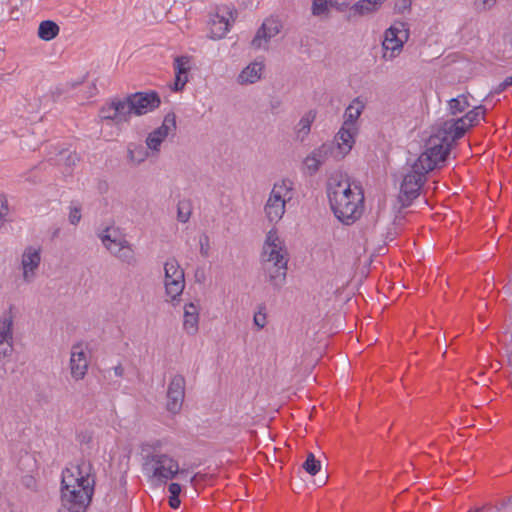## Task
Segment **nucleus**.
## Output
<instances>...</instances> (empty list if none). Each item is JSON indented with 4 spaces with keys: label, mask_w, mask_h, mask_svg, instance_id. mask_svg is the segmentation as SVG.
I'll return each instance as SVG.
<instances>
[{
    "label": "nucleus",
    "mask_w": 512,
    "mask_h": 512,
    "mask_svg": "<svg viewBox=\"0 0 512 512\" xmlns=\"http://www.w3.org/2000/svg\"><path fill=\"white\" fill-rule=\"evenodd\" d=\"M175 74H187L191 69V58L188 56H178L174 60Z\"/></svg>",
    "instance_id": "nucleus-34"
},
{
    "label": "nucleus",
    "mask_w": 512,
    "mask_h": 512,
    "mask_svg": "<svg viewBox=\"0 0 512 512\" xmlns=\"http://www.w3.org/2000/svg\"><path fill=\"white\" fill-rule=\"evenodd\" d=\"M81 217V206L77 203H72L70 205V211L68 216L70 224L77 225L80 222Z\"/></svg>",
    "instance_id": "nucleus-37"
},
{
    "label": "nucleus",
    "mask_w": 512,
    "mask_h": 512,
    "mask_svg": "<svg viewBox=\"0 0 512 512\" xmlns=\"http://www.w3.org/2000/svg\"><path fill=\"white\" fill-rule=\"evenodd\" d=\"M412 0H398L395 3V10L399 13L409 11L411 8Z\"/></svg>",
    "instance_id": "nucleus-43"
},
{
    "label": "nucleus",
    "mask_w": 512,
    "mask_h": 512,
    "mask_svg": "<svg viewBox=\"0 0 512 512\" xmlns=\"http://www.w3.org/2000/svg\"><path fill=\"white\" fill-rule=\"evenodd\" d=\"M281 28L282 25L278 19H265L251 41L252 47L255 49L266 48L270 39L275 37L280 32Z\"/></svg>",
    "instance_id": "nucleus-14"
},
{
    "label": "nucleus",
    "mask_w": 512,
    "mask_h": 512,
    "mask_svg": "<svg viewBox=\"0 0 512 512\" xmlns=\"http://www.w3.org/2000/svg\"><path fill=\"white\" fill-rule=\"evenodd\" d=\"M316 118V113L314 111H308L298 122L296 125V134L297 138L303 140L311 130V125Z\"/></svg>",
    "instance_id": "nucleus-30"
},
{
    "label": "nucleus",
    "mask_w": 512,
    "mask_h": 512,
    "mask_svg": "<svg viewBox=\"0 0 512 512\" xmlns=\"http://www.w3.org/2000/svg\"><path fill=\"white\" fill-rule=\"evenodd\" d=\"M8 214V205L5 196L0 193V227L3 225L6 215Z\"/></svg>",
    "instance_id": "nucleus-41"
},
{
    "label": "nucleus",
    "mask_w": 512,
    "mask_h": 512,
    "mask_svg": "<svg viewBox=\"0 0 512 512\" xmlns=\"http://www.w3.org/2000/svg\"><path fill=\"white\" fill-rule=\"evenodd\" d=\"M365 108V103L360 98H355L344 113V125L357 128V120Z\"/></svg>",
    "instance_id": "nucleus-23"
},
{
    "label": "nucleus",
    "mask_w": 512,
    "mask_h": 512,
    "mask_svg": "<svg viewBox=\"0 0 512 512\" xmlns=\"http://www.w3.org/2000/svg\"><path fill=\"white\" fill-rule=\"evenodd\" d=\"M185 386L186 381L182 375L176 374L171 378L168 384L166 403V408L170 413L176 414L181 410L185 398Z\"/></svg>",
    "instance_id": "nucleus-13"
},
{
    "label": "nucleus",
    "mask_w": 512,
    "mask_h": 512,
    "mask_svg": "<svg viewBox=\"0 0 512 512\" xmlns=\"http://www.w3.org/2000/svg\"><path fill=\"white\" fill-rule=\"evenodd\" d=\"M164 286L171 301L176 300L185 288L184 270L175 258H169L164 263Z\"/></svg>",
    "instance_id": "nucleus-10"
},
{
    "label": "nucleus",
    "mask_w": 512,
    "mask_h": 512,
    "mask_svg": "<svg viewBox=\"0 0 512 512\" xmlns=\"http://www.w3.org/2000/svg\"><path fill=\"white\" fill-rule=\"evenodd\" d=\"M509 82L512 83V75L510 76Z\"/></svg>",
    "instance_id": "nucleus-50"
},
{
    "label": "nucleus",
    "mask_w": 512,
    "mask_h": 512,
    "mask_svg": "<svg viewBox=\"0 0 512 512\" xmlns=\"http://www.w3.org/2000/svg\"><path fill=\"white\" fill-rule=\"evenodd\" d=\"M330 157H335V145L324 143L305 158L304 164L310 174H314Z\"/></svg>",
    "instance_id": "nucleus-15"
},
{
    "label": "nucleus",
    "mask_w": 512,
    "mask_h": 512,
    "mask_svg": "<svg viewBox=\"0 0 512 512\" xmlns=\"http://www.w3.org/2000/svg\"><path fill=\"white\" fill-rule=\"evenodd\" d=\"M497 0H475L474 8L478 12H486L495 7Z\"/></svg>",
    "instance_id": "nucleus-38"
},
{
    "label": "nucleus",
    "mask_w": 512,
    "mask_h": 512,
    "mask_svg": "<svg viewBox=\"0 0 512 512\" xmlns=\"http://www.w3.org/2000/svg\"><path fill=\"white\" fill-rule=\"evenodd\" d=\"M170 496L179 497L181 493V486L178 483H171L168 487Z\"/></svg>",
    "instance_id": "nucleus-44"
},
{
    "label": "nucleus",
    "mask_w": 512,
    "mask_h": 512,
    "mask_svg": "<svg viewBox=\"0 0 512 512\" xmlns=\"http://www.w3.org/2000/svg\"><path fill=\"white\" fill-rule=\"evenodd\" d=\"M14 317L11 310L0 316V340H13Z\"/></svg>",
    "instance_id": "nucleus-27"
},
{
    "label": "nucleus",
    "mask_w": 512,
    "mask_h": 512,
    "mask_svg": "<svg viewBox=\"0 0 512 512\" xmlns=\"http://www.w3.org/2000/svg\"><path fill=\"white\" fill-rule=\"evenodd\" d=\"M492 367H494V368H496V370H498L500 368V364L496 363V364L492 365Z\"/></svg>",
    "instance_id": "nucleus-49"
},
{
    "label": "nucleus",
    "mask_w": 512,
    "mask_h": 512,
    "mask_svg": "<svg viewBox=\"0 0 512 512\" xmlns=\"http://www.w3.org/2000/svg\"><path fill=\"white\" fill-rule=\"evenodd\" d=\"M469 107V102L465 95H459L449 101V110L453 115L464 112Z\"/></svg>",
    "instance_id": "nucleus-32"
},
{
    "label": "nucleus",
    "mask_w": 512,
    "mask_h": 512,
    "mask_svg": "<svg viewBox=\"0 0 512 512\" xmlns=\"http://www.w3.org/2000/svg\"><path fill=\"white\" fill-rule=\"evenodd\" d=\"M59 26L51 20L42 21L38 27V37L44 41H50L59 34Z\"/></svg>",
    "instance_id": "nucleus-28"
},
{
    "label": "nucleus",
    "mask_w": 512,
    "mask_h": 512,
    "mask_svg": "<svg viewBox=\"0 0 512 512\" xmlns=\"http://www.w3.org/2000/svg\"><path fill=\"white\" fill-rule=\"evenodd\" d=\"M409 39V29L404 22H395L384 33L382 58L392 61L402 51L404 43Z\"/></svg>",
    "instance_id": "nucleus-9"
},
{
    "label": "nucleus",
    "mask_w": 512,
    "mask_h": 512,
    "mask_svg": "<svg viewBox=\"0 0 512 512\" xmlns=\"http://www.w3.org/2000/svg\"><path fill=\"white\" fill-rule=\"evenodd\" d=\"M289 253L285 241L275 229L266 234L261 252V265L266 281L275 289H280L287 276Z\"/></svg>",
    "instance_id": "nucleus-3"
},
{
    "label": "nucleus",
    "mask_w": 512,
    "mask_h": 512,
    "mask_svg": "<svg viewBox=\"0 0 512 512\" xmlns=\"http://www.w3.org/2000/svg\"><path fill=\"white\" fill-rule=\"evenodd\" d=\"M78 161L79 157L75 152L62 149L57 154L56 163L58 165L63 164L65 166V170L63 171V173L70 174L72 167L75 166Z\"/></svg>",
    "instance_id": "nucleus-29"
},
{
    "label": "nucleus",
    "mask_w": 512,
    "mask_h": 512,
    "mask_svg": "<svg viewBox=\"0 0 512 512\" xmlns=\"http://www.w3.org/2000/svg\"><path fill=\"white\" fill-rule=\"evenodd\" d=\"M327 196L334 215L342 223L352 224L362 215L364 209L362 189L352 184L346 174L337 172L330 176L327 182Z\"/></svg>",
    "instance_id": "nucleus-1"
},
{
    "label": "nucleus",
    "mask_w": 512,
    "mask_h": 512,
    "mask_svg": "<svg viewBox=\"0 0 512 512\" xmlns=\"http://www.w3.org/2000/svg\"><path fill=\"white\" fill-rule=\"evenodd\" d=\"M117 117V125L127 122L134 114L129 96L125 99H113Z\"/></svg>",
    "instance_id": "nucleus-26"
},
{
    "label": "nucleus",
    "mask_w": 512,
    "mask_h": 512,
    "mask_svg": "<svg viewBox=\"0 0 512 512\" xmlns=\"http://www.w3.org/2000/svg\"><path fill=\"white\" fill-rule=\"evenodd\" d=\"M387 239H389L390 241H392L394 239V234H392L391 232H388L387 234Z\"/></svg>",
    "instance_id": "nucleus-48"
},
{
    "label": "nucleus",
    "mask_w": 512,
    "mask_h": 512,
    "mask_svg": "<svg viewBox=\"0 0 512 512\" xmlns=\"http://www.w3.org/2000/svg\"><path fill=\"white\" fill-rule=\"evenodd\" d=\"M509 79H510V76L505 78V80L499 84V86L497 87V89L495 90L496 93H501L502 91H504L507 87L511 86L512 83L509 82Z\"/></svg>",
    "instance_id": "nucleus-45"
},
{
    "label": "nucleus",
    "mask_w": 512,
    "mask_h": 512,
    "mask_svg": "<svg viewBox=\"0 0 512 512\" xmlns=\"http://www.w3.org/2000/svg\"><path fill=\"white\" fill-rule=\"evenodd\" d=\"M134 114L143 115L160 105L157 93L138 92L129 96Z\"/></svg>",
    "instance_id": "nucleus-17"
},
{
    "label": "nucleus",
    "mask_w": 512,
    "mask_h": 512,
    "mask_svg": "<svg viewBox=\"0 0 512 512\" xmlns=\"http://www.w3.org/2000/svg\"><path fill=\"white\" fill-rule=\"evenodd\" d=\"M90 465L83 463L75 471L66 468L62 472L61 501L67 512H84L89 505L94 479L89 475Z\"/></svg>",
    "instance_id": "nucleus-2"
},
{
    "label": "nucleus",
    "mask_w": 512,
    "mask_h": 512,
    "mask_svg": "<svg viewBox=\"0 0 512 512\" xmlns=\"http://www.w3.org/2000/svg\"><path fill=\"white\" fill-rule=\"evenodd\" d=\"M302 467L310 475H316L321 468V462L315 458L313 453H309Z\"/></svg>",
    "instance_id": "nucleus-35"
},
{
    "label": "nucleus",
    "mask_w": 512,
    "mask_h": 512,
    "mask_svg": "<svg viewBox=\"0 0 512 512\" xmlns=\"http://www.w3.org/2000/svg\"><path fill=\"white\" fill-rule=\"evenodd\" d=\"M292 182L283 179L276 182L264 206V212L270 222H279L286 211V203L292 199Z\"/></svg>",
    "instance_id": "nucleus-7"
},
{
    "label": "nucleus",
    "mask_w": 512,
    "mask_h": 512,
    "mask_svg": "<svg viewBox=\"0 0 512 512\" xmlns=\"http://www.w3.org/2000/svg\"><path fill=\"white\" fill-rule=\"evenodd\" d=\"M143 469L151 479L166 483L179 473V464L171 456L153 451L145 456Z\"/></svg>",
    "instance_id": "nucleus-6"
},
{
    "label": "nucleus",
    "mask_w": 512,
    "mask_h": 512,
    "mask_svg": "<svg viewBox=\"0 0 512 512\" xmlns=\"http://www.w3.org/2000/svg\"><path fill=\"white\" fill-rule=\"evenodd\" d=\"M484 114L485 108L483 106H477L461 118L444 121L445 129H448L450 133L454 134V137L460 139L467 129L478 123L480 117H484Z\"/></svg>",
    "instance_id": "nucleus-11"
},
{
    "label": "nucleus",
    "mask_w": 512,
    "mask_h": 512,
    "mask_svg": "<svg viewBox=\"0 0 512 512\" xmlns=\"http://www.w3.org/2000/svg\"><path fill=\"white\" fill-rule=\"evenodd\" d=\"M229 20L218 14L210 20V34L213 39L223 38L229 31Z\"/></svg>",
    "instance_id": "nucleus-25"
},
{
    "label": "nucleus",
    "mask_w": 512,
    "mask_h": 512,
    "mask_svg": "<svg viewBox=\"0 0 512 512\" xmlns=\"http://www.w3.org/2000/svg\"><path fill=\"white\" fill-rule=\"evenodd\" d=\"M59 512H67V511L60 510Z\"/></svg>",
    "instance_id": "nucleus-51"
},
{
    "label": "nucleus",
    "mask_w": 512,
    "mask_h": 512,
    "mask_svg": "<svg viewBox=\"0 0 512 512\" xmlns=\"http://www.w3.org/2000/svg\"><path fill=\"white\" fill-rule=\"evenodd\" d=\"M385 0H361L350 8L351 16H364L379 9Z\"/></svg>",
    "instance_id": "nucleus-24"
},
{
    "label": "nucleus",
    "mask_w": 512,
    "mask_h": 512,
    "mask_svg": "<svg viewBox=\"0 0 512 512\" xmlns=\"http://www.w3.org/2000/svg\"><path fill=\"white\" fill-rule=\"evenodd\" d=\"M88 358L81 344L72 346L70 357L71 375L75 380H81L87 373Z\"/></svg>",
    "instance_id": "nucleus-19"
},
{
    "label": "nucleus",
    "mask_w": 512,
    "mask_h": 512,
    "mask_svg": "<svg viewBox=\"0 0 512 512\" xmlns=\"http://www.w3.org/2000/svg\"><path fill=\"white\" fill-rule=\"evenodd\" d=\"M428 172L424 166H419L416 161L411 165L410 170L404 175L400 188L399 199L403 206H408L412 200L418 197Z\"/></svg>",
    "instance_id": "nucleus-8"
},
{
    "label": "nucleus",
    "mask_w": 512,
    "mask_h": 512,
    "mask_svg": "<svg viewBox=\"0 0 512 512\" xmlns=\"http://www.w3.org/2000/svg\"><path fill=\"white\" fill-rule=\"evenodd\" d=\"M169 505L173 509H177L180 506L179 497L170 496L169 497Z\"/></svg>",
    "instance_id": "nucleus-46"
},
{
    "label": "nucleus",
    "mask_w": 512,
    "mask_h": 512,
    "mask_svg": "<svg viewBox=\"0 0 512 512\" xmlns=\"http://www.w3.org/2000/svg\"><path fill=\"white\" fill-rule=\"evenodd\" d=\"M254 324L259 328L262 329L266 326L267 319L266 314L262 312L261 310L255 313L253 318Z\"/></svg>",
    "instance_id": "nucleus-42"
},
{
    "label": "nucleus",
    "mask_w": 512,
    "mask_h": 512,
    "mask_svg": "<svg viewBox=\"0 0 512 512\" xmlns=\"http://www.w3.org/2000/svg\"><path fill=\"white\" fill-rule=\"evenodd\" d=\"M98 238L105 249L116 259L127 265L136 263L133 245L119 228L108 226L98 234Z\"/></svg>",
    "instance_id": "nucleus-5"
},
{
    "label": "nucleus",
    "mask_w": 512,
    "mask_h": 512,
    "mask_svg": "<svg viewBox=\"0 0 512 512\" xmlns=\"http://www.w3.org/2000/svg\"><path fill=\"white\" fill-rule=\"evenodd\" d=\"M151 155L147 146L145 147L139 143H129L127 145V160L133 166H139Z\"/></svg>",
    "instance_id": "nucleus-22"
},
{
    "label": "nucleus",
    "mask_w": 512,
    "mask_h": 512,
    "mask_svg": "<svg viewBox=\"0 0 512 512\" xmlns=\"http://www.w3.org/2000/svg\"><path fill=\"white\" fill-rule=\"evenodd\" d=\"M40 262L41 254L39 248L29 246L24 250L21 260L24 281L29 283L34 279Z\"/></svg>",
    "instance_id": "nucleus-18"
},
{
    "label": "nucleus",
    "mask_w": 512,
    "mask_h": 512,
    "mask_svg": "<svg viewBox=\"0 0 512 512\" xmlns=\"http://www.w3.org/2000/svg\"><path fill=\"white\" fill-rule=\"evenodd\" d=\"M175 129L176 115L174 113H168L164 117L162 125L149 133L146 138V145L152 155H157L159 153L162 142Z\"/></svg>",
    "instance_id": "nucleus-12"
},
{
    "label": "nucleus",
    "mask_w": 512,
    "mask_h": 512,
    "mask_svg": "<svg viewBox=\"0 0 512 512\" xmlns=\"http://www.w3.org/2000/svg\"><path fill=\"white\" fill-rule=\"evenodd\" d=\"M264 63L254 61L246 66L238 75L237 82L241 85L254 84L262 78Z\"/></svg>",
    "instance_id": "nucleus-21"
},
{
    "label": "nucleus",
    "mask_w": 512,
    "mask_h": 512,
    "mask_svg": "<svg viewBox=\"0 0 512 512\" xmlns=\"http://www.w3.org/2000/svg\"><path fill=\"white\" fill-rule=\"evenodd\" d=\"M335 6H340L343 3H339L338 0H312V14L314 16H320L328 11V3Z\"/></svg>",
    "instance_id": "nucleus-33"
},
{
    "label": "nucleus",
    "mask_w": 512,
    "mask_h": 512,
    "mask_svg": "<svg viewBox=\"0 0 512 512\" xmlns=\"http://www.w3.org/2000/svg\"><path fill=\"white\" fill-rule=\"evenodd\" d=\"M358 128L342 125L332 142L335 145V158H343L353 147Z\"/></svg>",
    "instance_id": "nucleus-16"
},
{
    "label": "nucleus",
    "mask_w": 512,
    "mask_h": 512,
    "mask_svg": "<svg viewBox=\"0 0 512 512\" xmlns=\"http://www.w3.org/2000/svg\"><path fill=\"white\" fill-rule=\"evenodd\" d=\"M458 139L448 129H445L444 122L441 123L437 131L427 140L425 151L416 162L419 166H424L428 171H432L438 163L446 159L451 147Z\"/></svg>",
    "instance_id": "nucleus-4"
},
{
    "label": "nucleus",
    "mask_w": 512,
    "mask_h": 512,
    "mask_svg": "<svg viewBox=\"0 0 512 512\" xmlns=\"http://www.w3.org/2000/svg\"><path fill=\"white\" fill-rule=\"evenodd\" d=\"M192 203L189 199H182L177 204V219L179 222L186 223L192 214Z\"/></svg>",
    "instance_id": "nucleus-31"
},
{
    "label": "nucleus",
    "mask_w": 512,
    "mask_h": 512,
    "mask_svg": "<svg viewBox=\"0 0 512 512\" xmlns=\"http://www.w3.org/2000/svg\"><path fill=\"white\" fill-rule=\"evenodd\" d=\"M99 116L102 120H111L117 124L114 100H112L110 103H107L100 109Z\"/></svg>",
    "instance_id": "nucleus-36"
},
{
    "label": "nucleus",
    "mask_w": 512,
    "mask_h": 512,
    "mask_svg": "<svg viewBox=\"0 0 512 512\" xmlns=\"http://www.w3.org/2000/svg\"><path fill=\"white\" fill-rule=\"evenodd\" d=\"M188 82L187 74H175L174 91H181Z\"/></svg>",
    "instance_id": "nucleus-40"
},
{
    "label": "nucleus",
    "mask_w": 512,
    "mask_h": 512,
    "mask_svg": "<svg viewBox=\"0 0 512 512\" xmlns=\"http://www.w3.org/2000/svg\"><path fill=\"white\" fill-rule=\"evenodd\" d=\"M199 312V301L189 302L184 305L183 329L189 335H195L198 332Z\"/></svg>",
    "instance_id": "nucleus-20"
},
{
    "label": "nucleus",
    "mask_w": 512,
    "mask_h": 512,
    "mask_svg": "<svg viewBox=\"0 0 512 512\" xmlns=\"http://www.w3.org/2000/svg\"><path fill=\"white\" fill-rule=\"evenodd\" d=\"M113 372L116 377H122L124 375V368L121 364L113 367Z\"/></svg>",
    "instance_id": "nucleus-47"
},
{
    "label": "nucleus",
    "mask_w": 512,
    "mask_h": 512,
    "mask_svg": "<svg viewBox=\"0 0 512 512\" xmlns=\"http://www.w3.org/2000/svg\"><path fill=\"white\" fill-rule=\"evenodd\" d=\"M199 246H200V254L203 257H208L209 251H210V242H209V237L206 234H203L200 237Z\"/></svg>",
    "instance_id": "nucleus-39"
}]
</instances>
